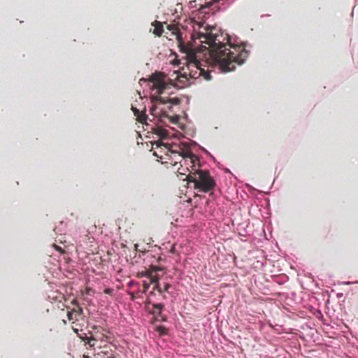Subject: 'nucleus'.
I'll return each instance as SVG.
<instances>
[{"mask_svg": "<svg viewBox=\"0 0 358 358\" xmlns=\"http://www.w3.org/2000/svg\"><path fill=\"white\" fill-rule=\"evenodd\" d=\"M185 180L188 182H193L195 189L206 193L213 191L216 185L215 180L208 170H196L189 173Z\"/></svg>", "mask_w": 358, "mask_h": 358, "instance_id": "obj_3", "label": "nucleus"}, {"mask_svg": "<svg viewBox=\"0 0 358 358\" xmlns=\"http://www.w3.org/2000/svg\"><path fill=\"white\" fill-rule=\"evenodd\" d=\"M73 304L76 305V307L72 309V310L74 312L75 315L76 317H80L83 313V308L78 304V302L76 300H73Z\"/></svg>", "mask_w": 358, "mask_h": 358, "instance_id": "obj_9", "label": "nucleus"}, {"mask_svg": "<svg viewBox=\"0 0 358 358\" xmlns=\"http://www.w3.org/2000/svg\"><path fill=\"white\" fill-rule=\"evenodd\" d=\"M113 290L112 289L108 288L104 290V293L107 294H111L113 293Z\"/></svg>", "mask_w": 358, "mask_h": 358, "instance_id": "obj_20", "label": "nucleus"}, {"mask_svg": "<svg viewBox=\"0 0 358 358\" xmlns=\"http://www.w3.org/2000/svg\"><path fill=\"white\" fill-rule=\"evenodd\" d=\"M67 317H68V319L69 321L74 320H78V318L76 317L75 313L73 310L68 312Z\"/></svg>", "mask_w": 358, "mask_h": 358, "instance_id": "obj_12", "label": "nucleus"}, {"mask_svg": "<svg viewBox=\"0 0 358 358\" xmlns=\"http://www.w3.org/2000/svg\"><path fill=\"white\" fill-rule=\"evenodd\" d=\"M152 26L155 27L154 31H153V34H155L157 36H162V33L164 31L162 23L159 22V21L155 20L152 23Z\"/></svg>", "mask_w": 358, "mask_h": 358, "instance_id": "obj_5", "label": "nucleus"}, {"mask_svg": "<svg viewBox=\"0 0 358 358\" xmlns=\"http://www.w3.org/2000/svg\"><path fill=\"white\" fill-rule=\"evenodd\" d=\"M157 331H159L162 334H166L167 333L166 329L164 327H158Z\"/></svg>", "mask_w": 358, "mask_h": 358, "instance_id": "obj_17", "label": "nucleus"}, {"mask_svg": "<svg viewBox=\"0 0 358 358\" xmlns=\"http://www.w3.org/2000/svg\"><path fill=\"white\" fill-rule=\"evenodd\" d=\"M83 358H90V357H89L88 356H85V355H84V356H83Z\"/></svg>", "mask_w": 358, "mask_h": 358, "instance_id": "obj_23", "label": "nucleus"}, {"mask_svg": "<svg viewBox=\"0 0 358 358\" xmlns=\"http://www.w3.org/2000/svg\"><path fill=\"white\" fill-rule=\"evenodd\" d=\"M155 146V149H157V150H159V151H156L155 150L153 152V155L155 156L156 157L162 159V150H163V148H164V149L166 150V151H169V148L163 143H162L161 141H157L155 142L154 144H153V146ZM152 149H154V147H152Z\"/></svg>", "mask_w": 358, "mask_h": 358, "instance_id": "obj_4", "label": "nucleus"}, {"mask_svg": "<svg viewBox=\"0 0 358 358\" xmlns=\"http://www.w3.org/2000/svg\"><path fill=\"white\" fill-rule=\"evenodd\" d=\"M77 325H78V324H76V325H75V326H73V327H72V329H73V331H74L75 333L78 334V331H79V329H78V328H77Z\"/></svg>", "mask_w": 358, "mask_h": 358, "instance_id": "obj_21", "label": "nucleus"}, {"mask_svg": "<svg viewBox=\"0 0 358 358\" xmlns=\"http://www.w3.org/2000/svg\"><path fill=\"white\" fill-rule=\"evenodd\" d=\"M164 305L163 303L153 304L152 313L156 315H160L162 310L164 309Z\"/></svg>", "mask_w": 358, "mask_h": 358, "instance_id": "obj_10", "label": "nucleus"}, {"mask_svg": "<svg viewBox=\"0 0 358 358\" xmlns=\"http://www.w3.org/2000/svg\"><path fill=\"white\" fill-rule=\"evenodd\" d=\"M166 76L162 73H155L152 74L150 78V80L152 83V90H157V95H152L151 96V101L152 103V106L150 109L151 114L157 117L162 120L163 118H169L171 122L176 123L178 120V117H170L166 111L163 110L162 109L159 111H157L159 108L157 106L158 103L160 104H166L167 103H170L173 105H177L180 103V99L178 98H168L163 97L161 96L164 93V92L169 87V84L166 83L165 80Z\"/></svg>", "mask_w": 358, "mask_h": 358, "instance_id": "obj_2", "label": "nucleus"}, {"mask_svg": "<svg viewBox=\"0 0 358 358\" xmlns=\"http://www.w3.org/2000/svg\"><path fill=\"white\" fill-rule=\"evenodd\" d=\"M155 275L152 274L150 267L145 271L137 273L138 278L148 277L150 278V281L152 280V278H154Z\"/></svg>", "mask_w": 358, "mask_h": 358, "instance_id": "obj_8", "label": "nucleus"}, {"mask_svg": "<svg viewBox=\"0 0 358 358\" xmlns=\"http://www.w3.org/2000/svg\"><path fill=\"white\" fill-rule=\"evenodd\" d=\"M153 130L155 134H156L157 136H160L162 138H166L168 137V131L161 127H155L153 129Z\"/></svg>", "mask_w": 358, "mask_h": 358, "instance_id": "obj_7", "label": "nucleus"}, {"mask_svg": "<svg viewBox=\"0 0 358 358\" xmlns=\"http://www.w3.org/2000/svg\"><path fill=\"white\" fill-rule=\"evenodd\" d=\"M131 110H132V111H133V113H134V115H135L136 117H137V115H139V114H141V113L142 112V111H140V110H139L138 109H137L136 108H134V107H133V106H132V108H131Z\"/></svg>", "mask_w": 358, "mask_h": 358, "instance_id": "obj_18", "label": "nucleus"}, {"mask_svg": "<svg viewBox=\"0 0 358 358\" xmlns=\"http://www.w3.org/2000/svg\"><path fill=\"white\" fill-rule=\"evenodd\" d=\"M159 278L158 275H155L154 278H152L151 283L154 284L153 290L157 291L159 294L163 293L162 287H161V284L159 282Z\"/></svg>", "mask_w": 358, "mask_h": 358, "instance_id": "obj_6", "label": "nucleus"}, {"mask_svg": "<svg viewBox=\"0 0 358 358\" xmlns=\"http://www.w3.org/2000/svg\"><path fill=\"white\" fill-rule=\"evenodd\" d=\"M150 267V269H151V271H152V274H153L154 273L157 272V271L164 270V268H163V267L158 266L151 265Z\"/></svg>", "mask_w": 358, "mask_h": 358, "instance_id": "obj_14", "label": "nucleus"}, {"mask_svg": "<svg viewBox=\"0 0 358 358\" xmlns=\"http://www.w3.org/2000/svg\"><path fill=\"white\" fill-rule=\"evenodd\" d=\"M167 29L171 31V35L176 36L178 42V47L181 52L186 54L187 68L189 71L188 76L191 78H198L203 76L206 80L211 79L208 70L203 67L202 57L203 51L208 53L210 59L215 64H217L223 72H229L236 69V65L244 63L248 57V52L241 45H231L230 43H224L218 39V36L210 32H194L192 39L196 43L199 40L201 43H205L208 48L202 46L196 50L189 44H185L182 41V34L180 31L178 24H170L167 25ZM206 53H205L206 55Z\"/></svg>", "mask_w": 358, "mask_h": 358, "instance_id": "obj_1", "label": "nucleus"}, {"mask_svg": "<svg viewBox=\"0 0 358 358\" xmlns=\"http://www.w3.org/2000/svg\"><path fill=\"white\" fill-rule=\"evenodd\" d=\"M54 247L56 249V250L59 251V252H61V253L64 252V250L62 248V247H60L59 245H54Z\"/></svg>", "mask_w": 358, "mask_h": 358, "instance_id": "obj_19", "label": "nucleus"}, {"mask_svg": "<svg viewBox=\"0 0 358 358\" xmlns=\"http://www.w3.org/2000/svg\"><path fill=\"white\" fill-rule=\"evenodd\" d=\"M151 282H148L145 280L143 281V293H145L148 292Z\"/></svg>", "mask_w": 358, "mask_h": 358, "instance_id": "obj_13", "label": "nucleus"}, {"mask_svg": "<svg viewBox=\"0 0 358 358\" xmlns=\"http://www.w3.org/2000/svg\"><path fill=\"white\" fill-rule=\"evenodd\" d=\"M171 285L169 282H164L163 287H162L163 292H168L169 289V288H171Z\"/></svg>", "mask_w": 358, "mask_h": 358, "instance_id": "obj_16", "label": "nucleus"}, {"mask_svg": "<svg viewBox=\"0 0 358 358\" xmlns=\"http://www.w3.org/2000/svg\"><path fill=\"white\" fill-rule=\"evenodd\" d=\"M150 294H154V290L150 292Z\"/></svg>", "mask_w": 358, "mask_h": 358, "instance_id": "obj_24", "label": "nucleus"}, {"mask_svg": "<svg viewBox=\"0 0 358 358\" xmlns=\"http://www.w3.org/2000/svg\"><path fill=\"white\" fill-rule=\"evenodd\" d=\"M189 155H190V154H188V156H189ZM187 156V155H183V156H182V158H185V157H186Z\"/></svg>", "mask_w": 358, "mask_h": 358, "instance_id": "obj_22", "label": "nucleus"}, {"mask_svg": "<svg viewBox=\"0 0 358 358\" xmlns=\"http://www.w3.org/2000/svg\"><path fill=\"white\" fill-rule=\"evenodd\" d=\"M147 119L148 116L145 112H141V114L138 115L136 117V120L142 124L145 123Z\"/></svg>", "mask_w": 358, "mask_h": 358, "instance_id": "obj_11", "label": "nucleus"}, {"mask_svg": "<svg viewBox=\"0 0 358 358\" xmlns=\"http://www.w3.org/2000/svg\"><path fill=\"white\" fill-rule=\"evenodd\" d=\"M83 341L86 343L89 344L91 347L94 346V344H92L91 341H94V338L92 337H85L83 338Z\"/></svg>", "mask_w": 358, "mask_h": 358, "instance_id": "obj_15", "label": "nucleus"}]
</instances>
